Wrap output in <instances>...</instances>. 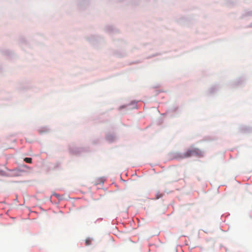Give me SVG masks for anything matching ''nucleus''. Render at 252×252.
Listing matches in <instances>:
<instances>
[{
	"label": "nucleus",
	"mask_w": 252,
	"mask_h": 252,
	"mask_svg": "<svg viewBox=\"0 0 252 252\" xmlns=\"http://www.w3.org/2000/svg\"><path fill=\"white\" fill-rule=\"evenodd\" d=\"M191 156H196L199 158L204 156L203 152L197 148H191L187 150L183 154H181L178 156L179 158H185L190 157Z\"/></svg>",
	"instance_id": "obj_1"
},
{
	"label": "nucleus",
	"mask_w": 252,
	"mask_h": 252,
	"mask_svg": "<svg viewBox=\"0 0 252 252\" xmlns=\"http://www.w3.org/2000/svg\"><path fill=\"white\" fill-rule=\"evenodd\" d=\"M24 160L29 163H31L32 162V158H24Z\"/></svg>",
	"instance_id": "obj_2"
},
{
	"label": "nucleus",
	"mask_w": 252,
	"mask_h": 252,
	"mask_svg": "<svg viewBox=\"0 0 252 252\" xmlns=\"http://www.w3.org/2000/svg\"><path fill=\"white\" fill-rule=\"evenodd\" d=\"M86 245L87 246L90 245L91 243V241L90 239H87L85 241Z\"/></svg>",
	"instance_id": "obj_3"
},
{
	"label": "nucleus",
	"mask_w": 252,
	"mask_h": 252,
	"mask_svg": "<svg viewBox=\"0 0 252 252\" xmlns=\"http://www.w3.org/2000/svg\"><path fill=\"white\" fill-rule=\"evenodd\" d=\"M159 198V196H157V197H156V199H158Z\"/></svg>",
	"instance_id": "obj_4"
}]
</instances>
